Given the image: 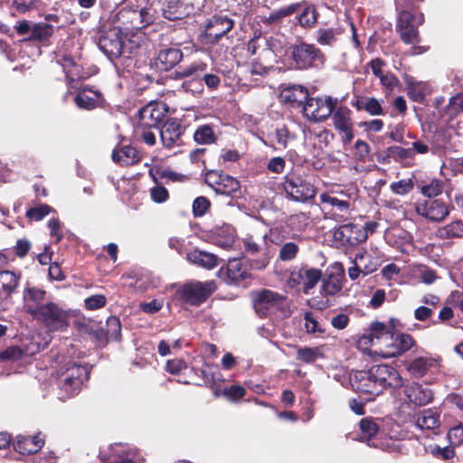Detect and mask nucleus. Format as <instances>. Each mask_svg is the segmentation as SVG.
<instances>
[{
	"instance_id": "338daca9",
	"label": "nucleus",
	"mask_w": 463,
	"mask_h": 463,
	"mask_svg": "<svg viewBox=\"0 0 463 463\" xmlns=\"http://www.w3.org/2000/svg\"><path fill=\"white\" fill-rule=\"evenodd\" d=\"M451 444L459 446L463 444V425L458 424L451 428L448 433Z\"/></svg>"
},
{
	"instance_id": "603ef678",
	"label": "nucleus",
	"mask_w": 463,
	"mask_h": 463,
	"mask_svg": "<svg viewBox=\"0 0 463 463\" xmlns=\"http://www.w3.org/2000/svg\"><path fill=\"white\" fill-rule=\"evenodd\" d=\"M304 285L303 289L306 293L308 292L309 289L313 288L317 282L320 280L322 272L317 269H305L304 270Z\"/></svg>"
},
{
	"instance_id": "3c124183",
	"label": "nucleus",
	"mask_w": 463,
	"mask_h": 463,
	"mask_svg": "<svg viewBox=\"0 0 463 463\" xmlns=\"http://www.w3.org/2000/svg\"><path fill=\"white\" fill-rule=\"evenodd\" d=\"M181 89L194 96L200 95L203 90V85L201 76H195L191 79L184 80L181 85Z\"/></svg>"
},
{
	"instance_id": "ddd939ff",
	"label": "nucleus",
	"mask_w": 463,
	"mask_h": 463,
	"mask_svg": "<svg viewBox=\"0 0 463 463\" xmlns=\"http://www.w3.org/2000/svg\"><path fill=\"white\" fill-rule=\"evenodd\" d=\"M320 202L326 214L337 222L347 219L351 213V203L348 199L339 198L337 195L329 193L320 194Z\"/></svg>"
},
{
	"instance_id": "e2e57ef3",
	"label": "nucleus",
	"mask_w": 463,
	"mask_h": 463,
	"mask_svg": "<svg viewBox=\"0 0 463 463\" xmlns=\"http://www.w3.org/2000/svg\"><path fill=\"white\" fill-rule=\"evenodd\" d=\"M24 355V351L19 346H10L0 352L1 361H17Z\"/></svg>"
},
{
	"instance_id": "6ab92c4d",
	"label": "nucleus",
	"mask_w": 463,
	"mask_h": 463,
	"mask_svg": "<svg viewBox=\"0 0 463 463\" xmlns=\"http://www.w3.org/2000/svg\"><path fill=\"white\" fill-rule=\"evenodd\" d=\"M234 26V21L226 14H216L209 19L205 26V34L209 39L218 41Z\"/></svg>"
},
{
	"instance_id": "052dcab7",
	"label": "nucleus",
	"mask_w": 463,
	"mask_h": 463,
	"mask_svg": "<svg viewBox=\"0 0 463 463\" xmlns=\"http://www.w3.org/2000/svg\"><path fill=\"white\" fill-rule=\"evenodd\" d=\"M390 187L394 194L399 195H404L413 189V183L411 179H402L392 183Z\"/></svg>"
},
{
	"instance_id": "f3484780",
	"label": "nucleus",
	"mask_w": 463,
	"mask_h": 463,
	"mask_svg": "<svg viewBox=\"0 0 463 463\" xmlns=\"http://www.w3.org/2000/svg\"><path fill=\"white\" fill-rule=\"evenodd\" d=\"M334 238L344 245L354 246L367 239V232L363 226L348 223L338 227L334 232Z\"/></svg>"
},
{
	"instance_id": "cd10ccee",
	"label": "nucleus",
	"mask_w": 463,
	"mask_h": 463,
	"mask_svg": "<svg viewBox=\"0 0 463 463\" xmlns=\"http://www.w3.org/2000/svg\"><path fill=\"white\" fill-rule=\"evenodd\" d=\"M415 425L420 430H436L440 425V414L436 409H426L415 416Z\"/></svg>"
},
{
	"instance_id": "aec40b11",
	"label": "nucleus",
	"mask_w": 463,
	"mask_h": 463,
	"mask_svg": "<svg viewBox=\"0 0 463 463\" xmlns=\"http://www.w3.org/2000/svg\"><path fill=\"white\" fill-rule=\"evenodd\" d=\"M139 125L144 128H156L165 118L162 104L149 103L138 111Z\"/></svg>"
},
{
	"instance_id": "9d476101",
	"label": "nucleus",
	"mask_w": 463,
	"mask_h": 463,
	"mask_svg": "<svg viewBox=\"0 0 463 463\" xmlns=\"http://www.w3.org/2000/svg\"><path fill=\"white\" fill-rule=\"evenodd\" d=\"M392 329L383 323L381 322H373L370 326V332L368 334H364L359 338L358 344L362 345H371L376 346L378 349L375 350V353L383 357V351L387 348L390 343H392Z\"/></svg>"
},
{
	"instance_id": "a18cd8bd",
	"label": "nucleus",
	"mask_w": 463,
	"mask_h": 463,
	"mask_svg": "<svg viewBox=\"0 0 463 463\" xmlns=\"http://www.w3.org/2000/svg\"><path fill=\"white\" fill-rule=\"evenodd\" d=\"M53 25L48 23H37L32 27L31 39L47 41L53 34Z\"/></svg>"
},
{
	"instance_id": "c9c22d12",
	"label": "nucleus",
	"mask_w": 463,
	"mask_h": 463,
	"mask_svg": "<svg viewBox=\"0 0 463 463\" xmlns=\"http://www.w3.org/2000/svg\"><path fill=\"white\" fill-rule=\"evenodd\" d=\"M431 92L430 86L423 81H411L407 86L409 98L414 102L422 103L425 97Z\"/></svg>"
},
{
	"instance_id": "c85d7f7f",
	"label": "nucleus",
	"mask_w": 463,
	"mask_h": 463,
	"mask_svg": "<svg viewBox=\"0 0 463 463\" xmlns=\"http://www.w3.org/2000/svg\"><path fill=\"white\" fill-rule=\"evenodd\" d=\"M183 58L182 52L177 48L161 50L156 59V66L160 71H169L178 64Z\"/></svg>"
},
{
	"instance_id": "423d86ee",
	"label": "nucleus",
	"mask_w": 463,
	"mask_h": 463,
	"mask_svg": "<svg viewBox=\"0 0 463 463\" xmlns=\"http://www.w3.org/2000/svg\"><path fill=\"white\" fill-rule=\"evenodd\" d=\"M380 420L373 418H364L359 422L360 440L366 442L369 446L386 450L388 452H396L400 449V445L388 439L381 440L380 439Z\"/></svg>"
},
{
	"instance_id": "4468645a",
	"label": "nucleus",
	"mask_w": 463,
	"mask_h": 463,
	"mask_svg": "<svg viewBox=\"0 0 463 463\" xmlns=\"http://www.w3.org/2000/svg\"><path fill=\"white\" fill-rule=\"evenodd\" d=\"M331 119L335 129L340 134L344 145H348L354 139V121L352 110L346 106L333 109Z\"/></svg>"
},
{
	"instance_id": "1a4fd4ad",
	"label": "nucleus",
	"mask_w": 463,
	"mask_h": 463,
	"mask_svg": "<svg viewBox=\"0 0 463 463\" xmlns=\"http://www.w3.org/2000/svg\"><path fill=\"white\" fill-rule=\"evenodd\" d=\"M424 22V15L421 13L412 14L405 10L400 13L397 21V31L401 39L406 44H415L420 42L418 26Z\"/></svg>"
},
{
	"instance_id": "a19ab883",
	"label": "nucleus",
	"mask_w": 463,
	"mask_h": 463,
	"mask_svg": "<svg viewBox=\"0 0 463 463\" xmlns=\"http://www.w3.org/2000/svg\"><path fill=\"white\" fill-rule=\"evenodd\" d=\"M437 233L440 239L461 238L463 237V222L461 221L452 222L440 227Z\"/></svg>"
},
{
	"instance_id": "f8f14e48",
	"label": "nucleus",
	"mask_w": 463,
	"mask_h": 463,
	"mask_svg": "<svg viewBox=\"0 0 463 463\" xmlns=\"http://www.w3.org/2000/svg\"><path fill=\"white\" fill-rule=\"evenodd\" d=\"M336 99L327 97L326 99L310 98L304 102L302 110L309 120L320 122L326 120L336 106Z\"/></svg>"
},
{
	"instance_id": "9b49d317",
	"label": "nucleus",
	"mask_w": 463,
	"mask_h": 463,
	"mask_svg": "<svg viewBox=\"0 0 463 463\" xmlns=\"http://www.w3.org/2000/svg\"><path fill=\"white\" fill-rule=\"evenodd\" d=\"M291 57L298 69H307L317 62H323L321 51L313 44L301 42L290 47Z\"/></svg>"
},
{
	"instance_id": "de8ad7c7",
	"label": "nucleus",
	"mask_w": 463,
	"mask_h": 463,
	"mask_svg": "<svg viewBox=\"0 0 463 463\" xmlns=\"http://www.w3.org/2000/svg\"><path fill=\"white\" fill-rule=\"evenodd\" d=\"M106 335L109 340L121 339V323L118 317L111 316L106 321Z\"/></svg>"
},
{
	"instance_id": "20e7f679",
	"label": "nucleus",
	"mask_w": 463,
	"mask_h": 463,
	"mask_svg": "<svg viewBox=\"0 0 463 463\" xmlns=\"http://www.w3.org/2000/svg\"><path fill=\"white\" fill-rule=\"evenodd\" d=\"M89 379V371L77 363H69L59 373L57 384L59 399L65 400L77 394Z\"/></svg>"
},
{
	"instance_id": "39448f33",
	"label": "nucleus",
	"mask_w": 463,
	"mask_h": 463,
	"mask_svg": "<svg viewBox=\"0 0 463 463\" xmlns=\"http://www.w3.org/2000/svg\"><path fill=\"white\" fill-rule=\"evenodd\" d=\"M70 317V310L63 309L53 302H48L33 318L43 324L49 331H65L69 326Z\"/></svg>"
},
{
	"instance_id": "7ed1b4c3",
	"label": "nucleus",
	"mask_w": 463,
	"mask_h": 463,
	"mask_svg": "<svg viewBox=\"0 0 463 463\" xmlns=\"http://www.w3.org/2000/svg\"><path fill=\"white\" fill-rule=\"evenodd\" d=\"M108 30L99 41V49L113 61L118 58H129L137 49V43L128 38V34L116 28L104 27Z\"/></svg>"
},
{
	"instance_id": "13d9d810",
	"label": "nucleus",
	"mask_w": 463,
	"mask_h": 463,
	"mask_svg": "<svg viewBox=\"0 0 463 463\" xmlns=\"http://www.w3.org/2000/svg\"><path fill=\"white\" fill-rule=\"evenodd\" d=\"M52 211H53L47 204H40L36 207L30 208L26 212V216L33 221H41L46 215H48Z\"/></svg>"
},
{
	"instance_id": "49530a36",
	"label": "nucleus",
	"mask_w": 463,
	"mask_h": 463,
	"mask_svg": "<svg viewBox=\"0 0 463 463\" xmlns=\"http://www.w3.org/2000/svg\"><path fill=\"white\" fill-rule=\"evenodd\" d=\"M304 320L306 332L307 334H312L317 337L325 334V327L316 319L312 312H306L304 315Z\"/></svg>"
},
{
	"instance_id": "0eeeda50",
	"label": "nucleus",
	"mask_w": 463,
	"mask_h": 463,
	"mask_svg": "<svg viewBox=\"0 0 463 463\" xmlns=\"http://www.w3.org/2000/svg\"><path fill=\"white\" fill-rule=\"evenodd\" d=\"M282 185L288 197L297 202H307L316 194L313 184L301 175H287Z\"/></svg>"
},
{
	"instance_id": "b1692460",
	"label": "nucleus",
	"mask_w": 463,
	"mask_h": 463,
	"mask_svg": "<svg viewBox=\"0 0 463 463\" xmlns=\"http://www.w3.org/2000/svg\"><path fill=\"white\" fill-rule=\"evenodd\" d=\"M307 97V90L301 85L285 87L282 89L279 95L281 102L288 104L293 108H302Z\"/></svg>"
},
{
	"instance_id": "473e14b6",
	"label": "nucleus",
	"mask_w": 463,
	"mask_h": 463,
	"mask_svg": "<svg viewBox=\"0 0 463 463\" xmlns=\"http://www.w3.org/2000/svg\"><path fill=\"white\" fill-rule=\"evenodd\" d=\"M186 259L191 263L207 269H213L218 265V258L216 255L197 249L188 252Z\"/></svg>"
},
{
	"instance_id": "680f3d73",
	"label": "nucleus",
	"mask_w": 463,
	"mask_h": 463,
	"mask_svg": "<svg viewBox=\"0 0 463 463\" xmlns=\"http://www.w3.org/2000/svg\"><path fill=\"white\" fill-rule=\"evenodd\" d=\"M317 14L314 8L306 7L298 17L299 24L303 27H311L317 23Z\"/></svg>"
},
{
	"instance_id": "72a5a7b5",
	"label": "nucleus",
	"mask_w": 463,
	"mask_h": 463,
	"mask_svg": "<svg viewBox=\"0 0 463 463\" xmlns=\"http://www.w3.org/2000/svg\"><path fill=\"white\" fill-rule=\"evenodd\" d=\"M227 279L230 283H239L249 277V270L241 260H230L226 267Z\"/></svg>"
},
{
	"instance_id": "6e6552de",
	"label": "nucleus",
	"mask_w": 463,
	"mask_h": 463,
	"mask_svg": "<svg viewBox=\"0 0 463 463\" xmlns=\"http://www.w3.org/2000/svg\"><path fill=\"white\" fill-rule=\"evenodd\" d=\"M216 289L213 280L191 281L179 288L177 293L180 298L192 305L198 306L204 302Z\"/></svg>"
},
{
	"instance_id": "5fc2aeb1",
	"label": "nucleus",
	"mask_w": 463,
	"mask_h": 463,
	"mask_svg": "<svg viewBox=\"0 0 463 463\" xmlns=\"http://www.w3.org/2000/svg\"><path fill=\"white\" fill-rule=\"evenodd\" d=\"M246 393V390L241 385H232L229 388H225L222 392L219 390H215L214 394L219 396L221 394L224 395L231 402H237L241 398H242Z\"/></svg>"
},
{
	"instance_id": "4d7b16f0",
	"label": "nucleus",
	"mask_w": 463,
	"mask_h": 463,
	"mask_svg": "<svg viewBox=\"0 0 463 463\" xmlns=\"http://www.w3.org/2000/svg\"><path fill=\"white\" fill-rule=\"evenodd\" d=\"M388 156L394 160H407L413 158V149L411 147L404 148L398 146H390L388 148Z\"/></svg>"
},
{
	"instance_id": "c756f323",
	"label": "nucleus",
	"mask_w": 463,
	"mask_h": 463,
	"mask_svg": "<svg viewBox=\"0 0 463 463\" xmlns=\"http://www.w3.org/2000/svg\"><path fill=\"white\" fill-rule=\"evenodd\" d=\"M62 68L68 81L69 91L77 89L79 80L81 78V68L78 65L71 56H63L57 61Z\"/></svg>"
},
{
	"instance_id": "79ce46f5",
	"label": "nucleus",
	"mask_w": 463,
	"mask_h": 463,
	"mask_svg": "<svg viewBox=\"0 0 463 463\" xmlns=\"http://www.w3.org/2000/svg\"><path fill=\"white\" fill-rule=\"evenodd\" d=\"M342 276L340 274H331L322 283V294L334 296L342 289Z\"/></svg>"
},
{
	"instance_id": "774afa93",
	"label": "nucleus",
	"mask_w": 463,
	"mask_h": 463,
	"mask_svg": "<svg viewBox=\"0 0 463 463\" xmlns=\"http://www.w3.org/2000/svg\"><path fill=\"white\" fill-rule=\"evenodd\" d=\"M106 298L103 295H93L85 299V307L89 310H95L104 307Z\"/></svg>"
},
{
	"instance_id": "bb28decb",
	"label": "nucleus",
	"mask_w": 463,
	"mask_h": 463,
	"mask_svg": "<svg viewBox=\"0 0 463 463\" xmlns=\"http://www.w3.org/2000/svg\"><path fill=\"white\" fill-rule=\"evenodd\" d=\"M76 105L84 109H93L102 102V95L99 90L84 87L74 97Z\"/></svg>"
},
{
	"instance_id": "6e6d98bb",
	"label": "nucleus",
	"mask_w": 463,
	"mask_h": 463,
	"mask_svg": "<svg viewBox=\"0 0 463 463\" xmlns=\"http://www.w3.org/2000/svg\"><path fill=\"white\" fill-rule=\"evenodd\" d=\"M298 251V245L296 242L288 241L281 246L279 253V258L282 261H290L296 259Z\"/></svg>"
},
{
	"instance_id": "4be33fe9",
	"label": "nucleus",
	"mask_w": 463,
	"mask_h": 463,
	"mask_svg": "<svg viewBox=\"0 0 463 463\" xmlns=\"http://www.w3.org/2000/svg\"><path fill=\"white\" fill-rule=\"evenodd\" d=\"M132 450L121 443L110 445L108 450L100 451V458L104 463H135Z\"/></svg>"
},
{
	"instance_id": "393cba45",
	"label": "nucleus",
	"mask_w": 463,
	"mask_h": 463,
	"mask_svg": "<svg viewBox=\"0 0 463 463\" xmlns=\"http://www.w3.org/2000/svg\"><path fill=\"white\" fill-rule=\"evenodd\" d=\"M46 292L36 287H26L24 291V309L32 316L34 315L40 310L41 307L44 305L43 301L44 300Z\"/></svg>"
},
{
	"instance_id": "8fccbe9b",
	"label": "nucleus",
	"mask_w": 463,
	"mask_h": 463,
	"mask_svg": "<svg viewBox=\"0 0 463 463\" xmlns=\"http://www.w3.org/2000/svg\"><path fill=\"white\" fill-rule=\"evenodd\" d=\"M194 138L199 144H212L215 141V135L211 127L203 125L195 130Z\"/></svg>"
},
{
	"instance_id": "7c9ffc66",
	"label": "nucleus",
	"mask_w": 463,
	"mask_h": 463,
	"mask_svg": "<svg viewBox=\"0 0 463 463\" xmlns=\"http://www.w3.org/2000/svg\"><path fill=\"white\" fill-rule=\"evenodd\" d=\"M43 444V439L39 436L19 435L14 442V448L20 454L25 455L38 452Z\"/></svg>"
},
{
	"instance_id": "69168bd1",
	"label": "nucleus",
	"mask_w": 463,
	"mask_h": 463,
	"mask_svg": "<svg viewBox=\"0 0 463 463\" xmlns=\"http://www.w3.org/2000/svg\"><path fill=\"white\" fill-rule=\"evenodd\" d=\"M150 196L153 202L163 203L168 200L169 194L165 187L156 185L150 189Z\"/></svg>"
},
{
	"instance_id": "a211bd4d",
	"label": "nucleus",
	"mask_w": 463,
	"mask_h": 463,
	"mask_svg": "<svg viewBox=\"0 0 463 463\" xmlns=\"http://www.w3.org/2000/svg\"><path fill=\"white\" fill-rule=\"evenodd\" d=\"M182 136V126L174 119L167 120L164 123L160 130L161 142L163 146L166 149H174L182 146L184 145Z\"/></svg>"
},
{
	"instance_id": "0e129e2a",
	"label": "nucleus",
	"mask_w": 463,
	"mask_h": 463,
	"mask_svg": "<svg viewBox=\"0 0 463 463\" xmlns=\"http://www.w3.org/2000/svg\"><path fill=\"white\" fill-rule=\"evenodd\" d=\"M211 203L204 196L197 197L193 203V213L195 217L203 216L208 211Z\"/></svg>"
},
{
	"instance_id": "2eb2a0df",
	"label": "nucleus",
	"mask_w": 463,
	"mask_h": 463,
	"mask_svg": "<svg viewBox=\"0 0 463 463\" xmlns=\"http://www.w3.org/2000/svg\"><path fill=\"white\" fill-rule=\"evenodd\" d=\"M416 213L430 222H442L449 214V205L439 199H425L415 203Z\"/></svg>"
},
{
	"instance_id": "c03bdc74",
	"label": "nucleus",
	"mask_w": 463,
	"mask_h": 463,
	"mask_svg": "<svg viewBox=\"0 0 463 463\" xmlns=\"http://www.w3.org/2000/svg\"><path fill=\"white\" fill-rule=\"evenodd\" d=\"M183 4L180 0H167V4L162 8L165 18L175 21L180 19L183 14Z\"/></svg>"
},
{
	"instance_id": "f704fd0d",
	"label": "nucleus",
	"mask_w": 463,
	"mask_h": 463,
	"mask_svg": "<svg viewBox=\"0 0 463 463\" xmlns=\"http://www.w3.org/2000/svg\"><path fill=\"white\" fill-rule=\"evenodd\" d=\"M20 277L10 270L0 271V298L11 296L19 285Z\"/></svg>"
},
{
	"instance_id": "dca6fc26",
	"label": "nucleus",
	"mask_w": 463,
	"mask_h": 463,
	"mask_svg": "<svg viewBox=\"0 0 463 463\" xmlns=\"http://www.w3.org/2000/svg\"><path fill=\"white\" fill-rule=\"evenodd\" d=\"M284 301V296L269 289H263L255 293L252 298L253 307L260 317L267 316L272 308L279 307Z\"/></svg>"
},
{
	"instance_id": "58836bf2",
	"label": "nucleus",
	"mask_w": 463,
	"mask_h": 463,
	"mask_svg": "<svg viewBox=\"0 0 463 463\" xmlns=\"http://www.w3.org/2000/svg\"><path fill=\"white\" fill-rule=\"evenodd\" d=\"M240 188V182L236 178L223 174L219 182V186H216V193L224 195H232L237 193Z\"/></svg>"
},
{
	"instance_id": "f257e3e1",
	"label": "nucleus",
	"mask_w": 463,
	"mask_h": 463,
	"mask_svg": "<svg viewBox=\"0 0 463 463\" xmlns=\"http://www.w3.org/2000/svg\"><path fill=\"white\" fill-rule=\"evenodd\" d=\"M156 10L148 0H126L114 8L103 21V27H111L128 34L150 25Z\"/></svg>"
},
{
	"instance_id": "bf43d9fd",
	"label": "nucleus",
	"mask_w": 463,
	"mask_h": 463,
	"mask_svg": "<svg viewBox=\"0 0 463 463\" xmlns=\"http://www.w3.org/2000/svg\"><path fill=\"white\" fill-rule=\"evenodd\" d=\"M371 257L367 254L356 255L355 264L348 269V276L352 280H355L363 273L362 265L365 260H370Z\"/></svg>"
},
{
	"instance_id": "864d4df0",
	"label": "nucleus",
	"mask_w": 463,
	"mask_h": 463,
	"mask_svg": "<svg viewBox=\"0 0 463 463\" xmlns=\"http://www.w3.org/2000/svg\"><path fill=\"white\" fill-rule=\"evenodd\" d=\"M338 31L335 29H319L317 31V42L320 45L332 46L337 41Z\"/></svg>"
},
{
	"instance_id": "37998d69",
	"label": "nucleus",
	"mask_w": 463,
	"mask_h": 463,
	"mask_svg": "<svg viewBox=\"0 0 463 463\" xmlns=\"http://www.w3.org/2000/svg\"><path fill=\"white\" fill-rule=\"evenodd\" d=\"M323 357V352L321 347H299L297 351V360L305 363L311 364L316 362L318 358Z\"/></svg>"
},
{
	"instance_id": "a878e982",
	"label": "nucleus",
	"mask_w": 463,
	"mask_h": 463,
	"mask_svg": "<svg viewBox=\"0 0 463 463\" xmlns=\"http://www.w3.org/2000/svg\"><path fill=\"white\" fill-rule=\"evenodd\" d=\"M405 395L410 402L418 406H424L433 400L432 391L418 383L407 386Z\"/></svg>"
},
{
	"instance_id": "4c0bfd02",
	"label": "nucleus",
	"mask_w": 463,
	"mask_h": 463,
	"mask_svg": "<svg viewBox=\"0 0 463 463\" xmlns=\"http://www.w3.org/2000/svg\"><path fill=\"white\" fill-rule=\"evenodd\" d=\"M356 108L359 110H365L371 116H381L383 114L382 102L373 97H364L357 100Z\"/></svg>"
},
{
	"instance_id": "2f4dec72",
	"label": "nucleus",
	"mask_w": 463,
	"mask_h": 463,
	"mask_svg": "<svg viewBox=\"0 0 463 463\" xmlns=\"http://www.w3.org/2000/svg\"><path fill=\"white\" fill-rule=\"evenodd\" d=\"M438 364V359L430 356H419L411 360L408 365V372L414 377L424 376L428 371Z\"/></svg>"
},
{
	"instance_id": "f03ea898",
	"label": "nucleus",
	"mask_w": 463,
	"mask_h": 463,
	"mask_svg": "<svg viewBox=\"0 0 463 463\" xmlns=\"http://www.w3.org/2000/svg\"><path fill=\"white\" fill-rule=\"evenodd\" d=\"M352 388L373 400L385 389H397L402 386V379L398 371L388 364H375L367 370L354 371L350 374Z\"/></svg>"
},
{
	"instance_id": "e433bc0d",
	"label": "nucleus",
	"mask_w": 463,
	"mask_h": 463,
	"mask_svg": "<svg viewBox=\"0 0 463 463\" xmlns=\"http://www.w3.org/2000/svg\"><path fill=\"white\" fill-rule=\"evenodd\" d=\"M112 159L121 165H130L138 161V156L136 148L125 146L120 149L113 151Z\"/></svg>"
},
{
	"instance_id": "ea45409f",
	"label": "nucleus",
	"mask_w": 463,
	"mask_h": 463,
	"mask_svg": "<svg viewBox=\"0 0 463 463\" xmlns=\"http://www.w3.org/2000/svg\"><path fill=\"white\" fill-rule=\"evenodd\" d=\"M205 69L202 63L193 62L189 65L179 67L174 72V79H191L195 76H201Z\"/></svg>"
},
{
	"instance_id": "5701e85b",
	"label": "nucleus",
	"mask_w": 463,
	"mask_h": 463,
	"mask_svg": "<svg viewBox=\"0 0 463 463\" xmlns=\"http://www.w3.org/2000/svg\"><path fill=\"white\" fill-rule=\"evenodd\" d=\"M235 230L230 224L215 226L210 231V239L212 242L222 249L231 248L235 241Z\"/></svg>"
},
{
	"instance_id": "09e8293b",
	"label": "nucleus",
	"mask_w": 463,
	"mask_h": 463,
	"mask_svg": "<svg viewBox=\"0 0 463 463\" xmlns=\"http://www.w3.org/2000/svg\"><path fill=\"white\" fill-rule=\"evenodd\" d=\"M443 185L444 183L442 181L432 179L421 185L420 192L424 196L432 199L442 193Z\"/></svg>"
},
{
	"instance_id": "412c9836",
	"label": "nucleus",
	"mask_w": 463,
	"mask_h": 463,
	"mask_svg": "<svg viewBox=\"0 0 463 463\" xmlns=\"http://www.w3.org/2000/svg\"><path fill=\"white\" fill-rule=\"evenodd\" d=\"M387 348L383 351V358H392L410 350L415 345L414 339L408 334H392V340Z\"/></svg>"
}]
</instances>
